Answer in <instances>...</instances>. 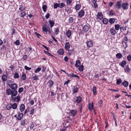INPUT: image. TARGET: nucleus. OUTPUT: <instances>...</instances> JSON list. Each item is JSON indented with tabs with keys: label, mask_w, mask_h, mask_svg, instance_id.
I'll return each instance as SVG.
<instances>
[{
	"label": "nucleus",
	"mask_w": 131,
	"mask_h": 131,
	"mask_svg": "<svg viewBox=\"0 0 131 131\" xmlns=\"http://www.w3.org/2000/svg\"><path fill=\"white\" fill-rule=\"evenodd\" d=\"M18 92L15 93H13L12 95H11L10 100L12 102H16L17 103H18L20 100V96L19 95H18L17 96H16L17 95Z\"/></svg>",
	"instance_id": "nucleus-1"
},
{
	"label": "nucleus",
	"mask_w": 131,
	"mask_h": 131,
	"mask_svg": "<svg viewBox=\"0 0 131 131\" xmlns=\"http://www.w3.org/2000/svg\"><path fill=\"white\" fill-rule=\"evenodd\" d=\"M42 29L43 31L45 32L46 34H50L51 33L50 29L46 26H43L42 28Z\"/></svg>",
	"instance_id": "nucleus-2"
},
{
	"label": "nucleus",
	"mask_w": 131,
	"mask_h": 131,
	"mask_svg": "<svg viewBox=\"0 0 131 131\" xmlns=\"http://www.w3.org/2000/svg\"><path fill=\"white\" fill-rule=\"evenodd\" d=\"M17 92V91H13L10 89H8L6 90V93L8 95H12L13 93H15Z\"/></svg>",
	"instance_id": "nucleus-3"
},
{
	"label": "nucleus",
	"mask_w": 131,
	"mask_h": 131,
	"mask_svg": "<svg viewBox=\"0 0 131 131\" xmlns=\"http://www.w3.org/2000/svg\"><path fill=\"white\" fill-rule=\"evenodd\" d=\"M18 115L17 116V115H15L14 116V117L16 118L19 121L21 120L24 114L22 113H20L19 112H18Z\"/></svg>",
	"instance_id": "nucleus-4"
},
{
	"label": "nucleus",
	"mask_w": 131,
	"mask_h": 131,
	"mask_svg": "<svg viewBox=\"0 0 131 131\" xmlns=\"http://www.w3.org/2000/svg\"><path fill=\"white\" fill-rule=\"evenodd\" d=\"M122 2L121 1L117 2L115 5L116 8L118 9H121L122 7L121 3Z\"/></svg>",
	"instance_id": "nucleus-5"
},
{
	"label": "nucleus",
	"mask_w": 131,
	"mask_h": 131,
	"mask_svg": "<svg viewBox=\"0 0 131 131\" xmlns=\"http://www.w3.org/2000/svg\"><path fill=\"white\" fill-rule=\"evenodd\" d=\"M70 113L71 116L72 117L76 115L77 113V110L75 109L70 110Z\"/></svg>",
	"instance_id": "nucleus-6"
},
{
	"label": "nucleus",
	"mask_w": 131,
	"mask_h": 131,
	"mask_svg": "<svg viewBox=\"0 0 131 131\" xmlns=\"http://www.w3.org/2000/svg\"><path fill=\"white\" fill-rule=\"evenodd\" d=\"M91 26L87 24L84 25L83 27V29L85 32H87L90 28Z\"/></svg>",
	"instance_id": "nucleus-7"
},
{
	"label": "nucleus",
	"mask_w": 131,
	"mask_h": 131,
	"mask_svg": "<svg viewBox=\"0 0 131 131\" xmlns=\"http://www.w3.org/2000/svg\"><path fill=\"white\" fill-rule=\"evenodd\" d=\"M129 4L128 3H123L122 6V7L124 10H127L128 8Z\"/></svg>",
	"instance_id": "nucleus-8"
},
{
	"label": "nucleus",
	"mask_w": 131,
	"mask_h": 131,
	"mask_svg": "<svg viewBox=\"0 0 131 131\" xmlns=\"http://www.w3.org/2000/svg\"><path fill=\"white\" fill-rule=\"evenodd\" d=\"M9 87L13 91H16V90L17 88V84L15 83L12 84Z\"/></svg>",
	"instance_id": "nucleus-9"
},
{
	"label": "nucleus",
	"mask_w": 131,
	"mask_h": 131,
	"mask_svg": "<svg viewBox=\"0 0 131 131\" xmlns=\"http://www.w3.org/2000/svg\"><path fill=\"white\" fill-rule=\"evenodd\" d=\"M47 84L48 87L49 88H51L52 87L53 85L54 82L51 79H50L48 82Z\"/></svg>",
	"instance_id": "nucleus-10"
},
{
	"label": "nucleus",
	"mask_w": 131,
	"mask_h": 131,
	"mask_svg": "<svg viewBox=\"0 0 131 131\" xmlns=\"http://www.w3.org/2000/svg\"><path fill=\"white\" fill-rule=\"evenodd\" d=\"M67 75L69 77L74 78H77L78 79H79L80 78L79 77L78 75L74 74L73 73L69 74V75L67 73Z\"/></svg>",
	"instance_id": "nucleus-11"
},
{
	"label": "nucleus",
	"mask_w": 131,
	"mask_h": 131,
	"mask_svg": "<svg viewBox=\"0 0 131 131\" xmlns=\"http://www.w3.org/2000/svg\"><path fill=\"white\" fill-rule=\"evenodd\" d=\"M77 99L75 102H76L78 104L80 103L82 101L81 97L80 96L76 97Z\"/></svg>",
	"instance_id": "nucleus-12"
},
{
	"label": "nucleus",
	"mask_w": 131,
	"mask_h": 131,
	"mask_svg": "<svg viewBox=\"0 0 131 131\" xmlns=\"http://www.w3.org/2000/svg\"><path fill=\"white\" fill-rule=\"evenodd\" d=\"M84 11L83 10H81L79 12L78 15L79 17H81L84 15Z\"/></svg>",
	"instance_id": "nucleus-13"
},
{
	"label": "nucleus",
	"mask_w": 131,
	"mask_h": 131,
	"mask_svg": "<svg viewBox=\"0 0 131 131\" xmlns=\"http://www.w3.org/2000/svg\"><path fill=\"white\" fill-rule=\"evenodd\" d=\"M72 31L70 30H68L66 33V35L68 38H69L71 36Z\"/></svg>",
	"instance_id": "nucleus-14"
},
{
	"label": "nucleus",
	"mask_w": 131,
	"mask_h": 131,
	"mask_svg": "<svg viewBox=\"0 0 131 131\" xmlns=\"http://www.w3.org/2000/svg\"><path fill=\"white\" fill-rule=\"evenodd\" d=\"M110 31L111 34L112 35H115L116 33V31L115 29L114 28H111L110 30Z\"/></svg>",
	"instance_id": "nucleus-15"
},
{
	"label": "nucleus",
	"mask_w": 131,
	"mask_h": 131,
	"mask_svg": "<svg viewBox=\"0 0 131 131\" xmlns=\"http://www.w3.org/2000/svg\"><path fill=\"white\" fill-rule=\"evenodd\" d=\"M64 48L66 50L69 49L70 48V45L69 42H67L65 43Z\"/></svg>",
	"instance_id": "nucleus-16"
},
{
	"label": "nucleus",
	"mask_w": 131,
	"mask_h": 131,
	"mask_svg": "<svg viewBox=\"0 0 131 131\" xmlns=\"http://www.w3.org/2000/svg\"><path fill=\"white\" fill-rule=\"evenodd\" d=\"M25 108V106L23 104H21L20 106V110L21 112H22L24 111Z\"/></svg>",
	"instance_id": "nucleus-17"
},
{
	"label": "nucleus",
	"mask_w": 131,
	"mask_h": 131,
	"mask_svg": "<svg viewBox=\"0 0 131 131\" xmlns=\"http://www.w3.org/2000/svg\"><path fill=\"white\" fill-rule=\"evenodd\" d=\"M86 45L87 46L89 47H91L93 46V43L92 41H88L86 42Z\"/></svg>",
	"instance_id": "nucleus-18"
},
{
	"label": "nucleus",
	"mask_w": 131,
	"mask_h": 131,
	"mask_svg": "<svg viewBox=\"0 0 131 131\" xmlns=\"http://www.w3.org/2000/svg\"><path fill=\"white\" fill-rule=\"evenodd\" d=\"M97 17L99 19H102L103 17L102 13V12H99L97 14Z\"/></svg>",
	"instance_id": "nucleus-19"
},
{
	"label": "nucleus",
	"mask_w": 131,
	"mask_h": 131,
	"mask_svg": "<svg viewBox=\"0 0 131 131\" xmlns=\"http://www.w3.org/2000/svg\"><path fill=\"white\" fill-rule=\"evenodd\" d=\"M93 104V102H92L91 103H90L89 104L88 108L89 110L91 111L93 110V107H94Z\"/></svg>",
	"instance_id": "nucleus-20"
},
{
	"label": "nucleus",
	"mask_w": 131,
	"mask_h": 131,
	"mask_svg": "<svg viewBox=\"0 0 131 131\" xmlns=\"http://www.w3.org/2000/svg\"><path fill=\"white\" fill-rule=\"evenodd\" d=\"M122 84L124 86L125 88H126L128 86L129 83L128 81H124L122 83Z\"/></svg>",
	"instance_id": "nucleus-21"
},
{
	"label": "nucleus",
	"mask_w": 131,
	"mask_h": 131,
	"mask_svg": "<svg viewBox=\"0 0 131 131\" xmlns=\"http://www.w3.org/2000/svg\"><path fill=\"white\" fill-rule=\"evenodd\" d=\"M57 52L59 54L63 55L64 53V50L63 49H61L57 51Z\"/></svg>",
	"instance_id": "nucleus-22"
},
{
	"label": "nucleus",
	"mask_w": 131,
	"mask_h": 131,
	"mask_svg": "<svg viewBox=\"0 0 131 131\" xmlns=\"http://www.w3.org/2000/svg\"><path fill=\"white\" fill-rule=\"evenodd\" d=\"M126 61L125 60H123L119 64H120L121 66L122 67H124L125 66L126 64Z\"/></svg>",
	"instance_id": "nucleus-23"
},
{
	"label": "nucleus",
	"mask_w": 131,
	"mask_h": 131,
	"mask_svg": "<svg viewBox=\"0 0 131 131\" xmlns=\"http://www.w3.org/2000/svg\"><path fill=\"white\" fill-rule=\"evenodd\" d=\"M20 124L21 126H25L26 125V119L22 120L20 121Z\"/></svg>",
	"instance_id": "nucleus-24"
},
{
	"label": "nucleus",
	"mask_w": 131,
	"mask_h": 131,
	"mask_svg": "<svg viewBox=\"0 0 131 131\" xmlns=\"http://www.w3.org/2000/svg\"><path fill=\"white\" fill-rule=\"evenodd\" d=\"M54 34L55 35H57L59 32V29L58 28H55L54 29Z\"/></svg>",
	"instance_id": "nucleus-25"
},
{
	"label": "nucleus",
	"mask_w": 131,
	"mask_h": 131,
	"mask_svg": "<svg viewBox=\"0 0 131 131\" xmlns=\"http://www.w3.org/2000/svg\"><path fill=\"white\" fill-rule=\"evenodd\" d=\"M81 65V62L79 60H78L76 61L75 64V66L76 67H80Z\"/></svg>",
	"instance_id": "nucleus-26"
},
{
	"label": "nucleus",
	"mask_w": 131,
	"mask_h": 131,
	"mask_svg": "<svg viewBox=\"0 0 131 131\" xmlns=\"http://www.w3.org/2000/svg\"><path fill=\"white\" fill-rule=\"evenodd\" d=\"M56 92L57 93V94L58 95L63 94L61 90V89L60 88H59L58 90H57Z\"/></svg>",
	"instance_id": "nucleus-27"
},
{
	"label": "nucleus",
	"mask_w": 131,
	"mask_h": 131,
	"mask_svg": "<svg viewBox=\"0 0 131 131\" xmlns=\"http://www.w3.org/2000/svg\"><path fill=\"white\" fill-rule=\"evenodd\" d=\"M49 22L51 27H52L54 24V22L52 20H49Z\"/></svg>",
	"instance_id": "nucleus-28"
},
{
	"label": "nucleus",
	"mask_w": 131,
	"mask_h": 131,
	"mask_svg": "<svg viewBox=\"0 0 131 131\" xmlns=\"http://www.w3.org/2000/svg\"><path fill=\"white\" fill-rule=\"evenodd\" d=\"M7 76L5 74H3L2 77V79L3 81H5L7 80Z\"/></svg>",
	"instance_id": "nucleus-29"
},
{
	"label": "nucleus",
	"mask_w": 131,
	"mask_h": 131,
	"mask_svg": "<svg viewBox=\"0 0 131 131\" xmlns=\"http://www.w3.org/2000/svg\"><path fill=\"white\" fill-rule=\"evenodd\" d=\"M11 105L12 104L11 103H8L6 106V109L8 110H10L12 108Z\"/></svg>",
	"instance_id": "nucleus-30"
},
{
	"label": "nucleus",
	"mask_w": 131,
	"mask_h": 131,
	"mask_svg": "<svg viewBox=\"0 0 131 131\" xmlns=\"http://www.w3.org/2000/svg\"><path fill=\"white\" fill-rule=\"evenodd\" d=\"M102 22L104 24L106 25L108 22V20L107 18H103L102 20Z\"/></svg>",
	"instance_id": "nucleus-31"
},
{
	"label": "nucleus",
	"mask_w": 131,
	"mask_h": 131,
	"mask_svg": "<svg viewBox=\"0 0 131 131\" xmlns=\"http://www.w3.org/2000/svg\"><path fill=\"white\" fill-rule=\"evenodd\" d=\"M19 9L20 11H25V7L23 5H21Z\"/></svg>",
	"instance_id": "nucleus-32"
},
{
	"label": "nucleus",
	"mask_w": 131,
	"mask_h": 131,
	"mask_svg": "<svg viewBox=\"0 0 131 131\" xmlns=\"http://www.w3.org/2000/svg\"><path fill=\"white\" fill-rule=\"evenodd\" d=\"M116 57L118 59H119L123 57V55L120 53H118L116 55Z\"/></svg>",
	"instance_id": "nucleus-33"
},
{
	"label": "nucleus",
	"mask_w": 131,
	"mask_h": 131,
	"mask_svg": "<svg viewBox=\"0 0 131 131\" xmlns=\"http://www.w3.org/2000/svg\"><path fill=\"white\" fill-rule=\"evenodd\" d=\"M130 70H131V69L129 68V67L128 66H126V68L125 69V72L129 73Z\"/></svg>",
	"instance_id": "nucleus-34"
},
{
	"label": "nucleus",
	"mask_w": 131,
	"mask_h": 131,
	"mask_svg": "<svg viewBox=\"0 0 131 131\" xmlns=\"http://www.w3.org/2000/svg\"><path fill=\"white\" fill-rule=\"evenodd\" d=\"M11 106L13 109H15L17 107V105L16 103H14L12 105V104Z\"/></svg>",
	"instance_id": "nucleus-35"
},
{
	"label": "nucleus",
	"mask_w": 131,
	"mask_h": 131,
	"mask_svg": "<svg viewBox=\"0 0 131 131\" xmlns=\"http://www.w3.org/2000/svg\"><path fill=\"white\" fill-rule=\"evenodd\" d=\"M26 78V74L22 72L21 78L23 80H24Z\"/></svg>",
	"instance_id": "nucleus-36"
},
{
	"label": "nucleus",
	"mask_w": 131,
	"mask_h": 131,
	"mask_svg": "<svg viewBox=\"0 0 131 131\" xmlns=\"http://www.w3.org/2000/svg\"><path fill=\"white\" fill-rule=\"evenodd\" d=\"M26 13L25 11H20V15L21 17H23L25 16Z\"/></svg>",
	"instance_id": "nucleus-37"
},
{
	"label": "nucleus",
	"mask_w": 131,
	"mask_h": 131,
	"mask_svg": "<svg viewBox=\"0 0 131 131\" xmlns=\"http://www.w3.org/2000/svg\"><path fill=\"white\" fill-rule=\"evenodd\" d=\"M81 7V6L79 4H76L75 7V9L76 10H79Z\"/></svg>",
	"instance_id": "nucleus-38"
},
{
	"label": "nucleus",
	"mask_w": 131,
	"mask_h": 131,
	"mask_svg": "<svg viewBox=\"0 0 131 131\" xmlns=\"http://www.w3.org/2000/svg\"><path fill=\"white\" fill-rule=\"evenodd\" d=\"M13 78L14 79L19 78V76L18 73L17 72L15 73L13 76Z\"/></svg>",
	"instance_id": "nucleus-39"
},
{
	"label": "nucleus",
	"mask_w": 131,
	"mask_h": 131,
	"mask_svg": "<svg viewBox=\"0 0 131 131\" xmlns=\"http://www.w3.org/2000/svg\"><path fill=\"white\" fill-rule=\"evenodd\" d=\"M93 92L94 95H96V88L95 86H93Z\"/></svg>",
	"instance_id": "nucleus-40"
},
{
	"label": "nucleus",
	"mask_w": 131,
	"mask_h": 131,
	"mask_svg": "<svg viewBox=\"0 0 131 131\" xmlns=\"http://www.w3.org/2000/svg\"><path fill=\"white\" fill-rule=\"evenodd\" d=\"M116 84L117 85H119L122 83V80L121 79H117L116 80Z\"/></svg>",
	"instance_id": "nucleus-41"
},
{
	"label": "nucleus",
	"mask_w": 131,
	"mask_h": 131,
	"mask_svg": "<svg viewBox=\"0 0 131 131\" xmlns=\"http://www.w3.org/2000/svg\"><path fill=\"white\" fill-rule=\"evenodd\" d=\"M115 29L117 30H119V29H120V25L119 24H116L115 26Z\"/></svg>",
	"instance_id": "nucleus-42"
},
{
	"label": "nucleus",
	"mask_w": 131,
	"mask_h": 131,
	"mask_svg": "<svg viewBox=\"0 0 131 131\" xmlns=\"http://www.w3.org/2000/svg\"><path fill=\"white\" fill-rule=\"evenodd\" d=\"M109 22L111 24H114L115 22V19L114 18H110L109 20Z\"/></svg>",
	"instance_id": "nucleus-43"
},
{
	"label": "nucleus",
	"mask_w": 131,
	"mask_h": 131,
	"mask_svg": "<svg viewBox=\"0 0 131 131\" xmlns=\"http://www.w3.org/2000/svg\"><path fill=\"white\" fill-rule=\"evenodd\" d=\"M74 19L72 17H70L69 19V23H72L73 22Z\"/></svg>",
	"instance_id": "nucleus-44"
},
{
	"label": "nucleus",
	"mask_w": 131,
	"mask_h": 131,
	"mask_svg": "<svg viewBox=\"0 0 131 131\" xmlns=\"http://www.w3.org/2000/svg\"><path fill=\"white\" fill-rule=\"evenodd\" d=\"M41 68L38 67L35 70L34 72L35 73H37L39 72L41 70Z\"/></svg>",
	"instance_id": "nucleus-45"
},
{
	"label": "nucleus",
	"mask_w": 131,
	"mask_h": 131,
	"mask_svg": "<svg viewBox=\"0 0 131 131\" xmlns=\"http://www.w3.org/2000/svg\"><path fill=\"white\" fill-rule=\"evenodd\" d=\"M104 121L105 124L106 125V126H105V128H106L107 127H108L109 126V125H108V123L107 119H104Z\"/></svg>",
	"instance_id": "nucleus-46"
},
{
	"label": "nucleus",
	"mask_w": 131,
	"mask_h": 131,
	"mask_svg": "<svg viewBox=\"0 0 131 131\" xmlns=\"http://www.w3.org/2000/svg\"><path fill=\"white\" fill-rule=\"evenodd\" d=\"M13 83V81L12 80H9L7 82V84L9 86L12 85V84Z\"/></svg>",
	"instance_id": "nucleus-47"
},
{
	"label": "nucleus",
	"mask_w": 131,
	"mask_h": 131,
	"mask_svg": "<svg viewBox=\"0 0 131 131\" xmlns=\"http://www.w3.org/2000/svg\"><path fill=\"white\" fill-rule=\"evenodd\" d=\"M65 6V4L64 3H63L61 2L59 4V7L60 8H62L63 7H64Z\"/></svg>",
	"instance_id": "nucleus-48"
},
{
	"label": "nucleus",
	"mask_w": 131,
	"mask_h": 131,
	"mask_svg": "<svg viewBox=\"0 0 131 131\" xmlns=\"http://www.w3.org/2000/svg\"><path fill=\"white\" fill-rule=\"evenodd\" d=\"M59 4L58 3H55L54 4L53 6V8L54 9L57 8L58 7H59Z\"/></svg>",
	"instance_id": "nucleus-49"
},
{
	"label": "nucleus",
	"mask_w": 131,
	"mask_h": 131,
	"mask_svg": "<svg viewBox=\"0 0 131 131\" xmlns=\"http://www.w3.org/2000/svg\"><path fill=\"white\" fill-rule=\"evenodd\" d=\"M79 90V88L78 87L74 88L73 90V92L74 93H75L77 92Z\"/></svg>",
	"instance_id": "nucleus-50"
},
{
	"label": "nucleus",
	"mask_w": 131,
	"mask_h": 131,
	"mask_svg": "<svg viewBox=\"0 0 131 131\" xmlns=\"http://www.w3.org/2000/svg\"><path fill=\"white\" fill-rule=\"evenodd\" d=\"M33 78L34 80H39L38 76L36 74L33 77Z\"/></svg>",
	"instance_id": "nucleus-51"
},
{
	"label": "nucleus",
	"mask_w": 131,
	"mask_h": 131,
	"mask_svg": "<svg viewBox=\"0 0 131 131\" xmlns=\"http://www.w3.org/2000/svg\"><path fill=\"white\" fill-rule=\"evenodd\" d=\"M47 6L46 5H43L42 8L44 12H45Z\"/></svg>",
	"instance_id": "nucleus-52"
},
{
	"label": "nucleus",
	"mask_w": 131,
	"mask_h": 131,
	"mask_svg": "<svg viewBox=\"0 0 131 131\" xmlns=\"http://www.w3.org/2000/svg\"><path fill=\"white\" fill-rule=\"evenodd\" d=\"M79 71H82L84 69V66L83 65L81 66L80 67H79Z\"/></svg>",
	"instance_id": "nucleus-53"
},
{
	"label": "nucleus",
	"mask_w": 131,
	"mask_h": 131,
	"mask_svg": "<svg viewBox=\"0 0 131 131\" xmlns=\"http://www.w3.org/2000/svg\"><path fill=\"white\" fill-rule=\"evenodd\" d=\"M72 0H67L66 3L68 5H69L72 3Z\"/></svg>",
	"instance_id": "nucleus-54"
},
{
	"label": "nucleus",
	"mask_w": 131,
	"mask_h": 131,
	"mask_svg": "<svg viewBox=\"0 0 131 131\" xmlns=\"http://www.w3.org/2000/svg\"><path fill=\"white\" fill-rule=\"evenodd\" d=\"M68 51L67 53L69 56H71L72 55V51L71 50H70L69 49L68 50H66Z\"/></svg>",
	"instance_id": "nucleus-55"
},
{
	"label": "nucleus",
	"mask_w": 131,
	"mask_h": 131,
	"mask_svg": "<svg viewBox=\"0 0 131 131\" xmlns=\"http://www.w3.org/2000/svg\"><path fill=\"white\" fill-rule=\"evenodd\" d=\"M121 30H122L123 31L126 30V27L124 26H121L120 28L121 31Z\"/></svg>",
	"instance_id": "nucleus-56"
},
{
	"label": "nucleus",
	"mask_w": 131,
	"mask_h": 131,
	"mask_svg": "<svg viewBox=\"0 0 131 131\" xmlns=\"http://www.w3.org/2000/svg\"><path fill=\"white\" fill-rule=\"evenodd\" d=\"M24 91V88L23 87H21L19 88L18 90V92L20 93Z\"/></svg>",
	"instance_id": "nucleus-57"
},
{
	"label": "nucleus",
	"mask_w": 131,
	"mask_h": 131,
	"mask_svg": "<svg viewBox=\"0 0 131 131\" xmlns=\"http://www.w3.org/2000/svg\"><path fill=\"white\" fill-rule=\"evenodd\" d=\"M103 102L102 100H101L99 102L98 105L99 106H102V104H103Z\"/></svg>",
	"instance_id": "nucleus-58"
},
{
	"label": "nucleus",
	"mask_w": 131,
	"mask_h": 131,
	"mask_svg": "<svg viewBox=\"0 0 131 131\" xmlns=\"http://www.w3.org/2000/svg\"><path fill=\"white\" fill-rule=\"evenodd\" d=\"M127 59L129 61H131V55L129 54L127 56Z\"/></svg>",
	"instance_id": "nucleus-59"
},
{
	"label": "nucleus",
	"mask_w": 131,
	"mask_h": 131,
	"mask_svg": "<svg viewBox=\"0 0 131 131\" xmlns=\"http://www.w3.org/2000/svg\"><path fill=\"white\" fill-rule=\"evenodd\" d=\"M15 44L17 46L18 45H19L20 42L19 40H17L14 42Z\"/></svg>",
	"instance_id": "nucleus-60"
},
{
	"label": "nucleus",
	"mask_w": 131,
	"mask_h": 131,
	"mask_svg": "<svg viewBox=\"0 0 131 131\" xmlns=\"http://www.w3.org/2000/svg\"><path fill=\"white\" fill-rule=\"evenodd\" d=\"M109 13L110 15H115V14L114 13L113 9H111L110 10Z\"/></svg>",
	"instance_id": "nucleus-61"
},
{
	"label": "nucleus",
	"mask_w": 131,
	"mask_h": 131,
	"mask_svg": "<svg viewBox=\"0 0 131 131\" xmlns=\"http://www.w3.org/2000/svg\"><path fill=\"white\" fill-rule=\"evenodd\" d=\"M24 68L25 70H30L31 69V68L28 67H27L26 66H25Z\"/></svg>",
	"instance_id": "nucleus-62"
},
{
	"label": "nucleus",
	"mask_w": 131,
	"mask_h": 131,
	"mask_svg": "<svg viewBox=\"0 0 131 131\" xmlns=\"http://www.w3.org/2000/svg\"><path fill=\"white\" fill-rule=\"evenodd\" d=\"M34 108H32L31 109L29 112L30 114H32L34 113Z\"/></svg>",
	"instance_id": "nucleus-63"
},
{
	"label": "nucleus",
	"mask_w": 131,
	"mask_h": 131,
	"mask_svg": "<svg viewBox=\"0 0 131 131\" xmlns=\"http://www.w3.org/2000/svg\"><path fill=\"white\" fill-rule=\"evenodd\" d=\"M66 128L65 127H64L63 128L60 129V131H66Z\"/></svg>",
	"instance_id": "nucleus-64"
}]
</instances>
